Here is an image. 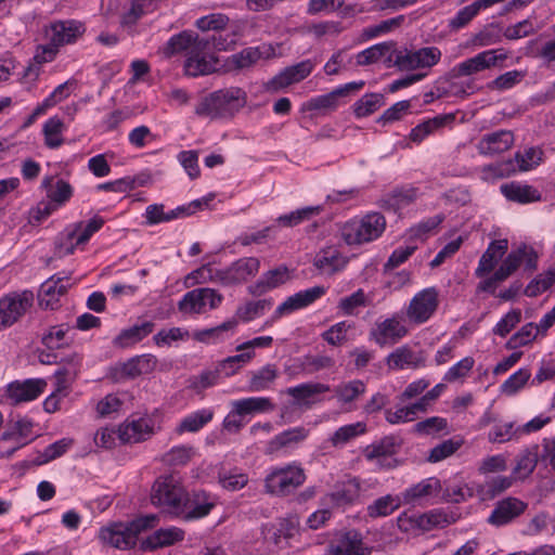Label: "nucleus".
<instances>
[{"label": "nucleus", "mask_w": 555, "mask_h": 555, "mask_svg": "<svg viewBox=\"0 0 555 555\" xmlns=\"http://www.w3.org/2000/svg\"><path fill=\"white\" fill-rule=\"evenodd\" d=\"M246 102L247 94L243 89L223 88L203 96L194 113L210 120L230 119L246 105Z\"/></svg>", "instance_id": "f257e3e1"}, {"label": "nucleus", "mask_w": 555, "mask_h": 555, "mask_svg": "<svg viewBox=\"0 0 555 555\" xmlns=\"http://www.w3.org/2000/svg\"><path fill=\"white\" fill-rule=\"evenodd\" d=\"M538 258V254L533 247L521 244L506 256L492 275L479 282L477 291L494 294L498 285L507 280L521 263H525L526 271L533 272L537 270Z\"/></svg>", "instance_id": "f03ea898"}, {"label": "nucleus", "mask_w": 555, "mask_h": 555, "mask_svg": "<svg viewBox=\"0 0 555 555\" xmlns=\"http://www.w3.org/2000/svg\"><path fill=\"white\" fill-rule=\"evenodd\" d=\"M155 521V515H147L128 524L114 522L100 529L99 539L104 545L128 550L135 545L138 535L142 531L154 527Z\"/></svg>", "instance_id": "7ed1b4c3"}, {"label": "nucleus", "mask_w": 555, "mask_h": 555, "mask_svg": "<svg viewBox=\"0 0 555 555\" xmlns=\"http://www.w3.org/2000/svg\"><path fill=\"white\" fill-rule=\"evenodd\" d=\"M385 227V217L378 212H372L346 222L341 227L340 234L346 244L360 245L379 237Z\"/></svg>", "instance_id": "20e7f679"}, {"label": "nucleus", "mask_w": 555, "mask_h": 555, "mask_svg": "<svg viewBox=\"0 0 555 555\" xmlns=\"http://www.w3.org/2000/svg\"><path fill=\"white\" fill-rule=\"evenodd\" d=\"M184 495L185 490L177 477L162 476L153 485L151 502L163 512L177 516L182 512L181 504Z\"/></svg>", "instance_id": "39448f33"}, {"label": "nucleus", "mask_w": 555, "mask_h": 555, "mask_svg": "<svg viewBox=\"0 0 555 555\" xmlns=\"http://www.w3.org/2000/svg\"><path fill=\"white\" fill-rule=\"evenodd\" d=\"M31 291L11 292L0 297V331L17 323L34 306Z\"/></svg>", "instance_id": "423d86ee"}, {"label": "nucleus", "mask_w": 555, "mask_h": 555, "mask_svg": "<svg viewBox=\"0 0 555 555\" xmlns=\"http://www.w3.org/2000/svg\"><path fill=\"white\" fill-rule=\"evenodd\" d=\"M260 270V260L257 257H242L228 267L218 269L214 278L224 287L238 286L255 278Z\"/></svg>", "instance_id": "0eeeda50"}, {"label": "nucleus", "mask_w": 555, "mask_h": 555, "mask_svg": "<svg viewBox=\"0 0 555 555\" xmlns=\"http://www.w3.org/2000/svg\"><path fill=\"white\" fill-rule=\"evenodd\" d=\"M442 53L437 47H424L417 50H400L396 52L393 65L401 72L431 68L441 60Z\"/></svg>", "instance_id": "6e6552de"}, {"label": "nucleus", "mask_w": 555, "mask_h": 555, "mask_svg": "<svg viewBox=\"0 0 555 555\" xmlns=\"http://www.w3.org/2000/svg\"><path fill=\"white\" fill-rule=\"evenodd\" d=\"M223 301V296L218 291L209 287L195 288L183 295L178 302V309L186 314H201L217 309Z\"/></svg>", "instance_id": "1a4fd4ad"}, {"label": "nucleus", "mask_w": 555, "mask_h": 555, "mask_svg": "<svg viewBox=\"0 0 555 555\" xmlns=\"http://www.w3.org/2000/svg\"><path fill=\"white\" fill-rule=\"evenodd\" d=\"M305 480L306 475L300 466L287 465L267 476L266 488L270 493L287 495L300 487Z\"/></svg>", "instance_id": "9d476101"}, {"label": "nucleus", "mask_w": 555, "mask_h": 555, "mask_svg": "<svg viewBox=\"0 0 555 555\" xmlns=\"http://www.w3.org/2000/svg\"><path fill=\"white\" fill-rule=\"evenodd\" d=\"M325 293L326 288L324 286L317 285L287 297L281 305L276 307L273 314L263 323L262 327H269L280 318L312 305Z\"/></svg>", "instance_id": "9b49d317"}, {"label": "nucleus", "mask_w": 555, "mask_h": 555, "mask_svg": "<svg viewBox=\"0 0 555 555\" xmlns=\"http://www.w3.org/2000/svg\"><path fill=\"white\" fill-rule=\"evenodd\" d=\"M439 306V292L436 287H427L416 293L406 309V317L415 324L427 322Z\"/></svg>", "instance_id": "f8f14e48"}, {"label": "nucleus", "mask_w": 555, "mask_h": 555, "mask_svg": "<svg viewBox=\"0 0 555 555\" xmlns=\"http://www.w3.org/2000/svg\"><path fill=\"white\" fill-rule=\"evenodd\" d=\"M507 55L502 49L486 50L456 64L450 75L452 78L470 76L495 66L498 62L504 61Z\"/></svg>", "instance_id": "ddd939ff"}, {"label": "nucleus", "mask_w": 555, "mask_h": 555, "mask_svg": "<svg viewBox=\"0 0 555 555\" xmlns=\"http://www.w3.org/2000/svg\"><path fill=\"white\" fill-rule=\"evenodd\" d=\"M528 507V504L518 498L508 496L495 503L494 508L487 518V522L493 527L500 528L513 522L521 516Z\"/></svg>", "instance_id": "4468645a"}, {"label": "nucleus", "mask_w": 555, "mask_h": 555, "mask_svg": "<svg viewBox=\"0 0 555 555\" xmlns=\"http://www.w3.org/2000/svg\"><path fill=\"white\" fill-rule=\"evenodd\" d=\"M181 505L182 512L177 517H181L184 520H194L207 516L215 507L216 499L205 491L185 492Z\"/></svg>", "instance_id": "2eb2a0df"}, {"label": "nucleus", "mask_w": 555, "mask_h": 555, "mask_svg": "<svg viewBox=\"0 0 555 555\" xmlns=\"http://www.w3.org/2000/svg\"><path fill=\"white\" fill-rule=\"evenodd\" d=\"M314 63L311 60H305L295 65L285 67L267 82L266 90L269 92H278L293 83L299 82L307 78L312 73Z\"/></svg>", "instance_id": "dca6fc26"}, {"label": "nucleus", "mask_w": 555, "mask_h": 555, "mask_svg": "<svg viewBox=\"0 0 555 555\" xmlns=\"http://www.w3.org/2000/svg\"><path fill=\"white\" fill-rule=\"evenodd\" d=\"M363 80L348 82L339 86L333 91L311 98L306 107L309 111L333 112L339 106V99L349 95L351 92L358 91L364 87Z\"/></svg>", "instance_id": "f3484780"}, {"label": "nucleus", "mask_w": 555, "mask_h": 555, "mask_svg": "<svg viewBox=\"0 0 555 555\" xmlns=\"http://www.w3.org/2000/svg\"><path fill=\"white\" fill-rule=\"evenodd\" d=\"M47 382L42 378L15 380L8 385L7 396L12 403L18 404L37 399L46 389Z\"/></svg>", "instance_id": "a211bd4d"}, {"label": "nucleus", "mask_w": 555, "mask_h": 555, "mask_svg": "<svg viewBox=\"0 0 555 555\" xmlns=\"http://www.w3.org/2000/svg\"><path fill=\"white\" fill-rule=\"evenodd\" d=\"M408 333L406 327L397 317L377 322L375 327L370 332V337L378 346L383 347L388 344H396Z\"/></svg>", "instance_id": "6ab92c4d"}, {"label": "nucleus", "mask_w": 555, "mask_h": 555, "mask_svg": "<svg viewBox=\"0 0 555 555\" xmlns=\"http://www.w3.org/2000/svg\"><path fill=\"white\" fill-rule=\"evenodd\" d=\"M85 31L81 23L69 21H57L52 23L46 31L48 40L54 42L60 48L64 44H70L77 40Z\"/></svg>", "instance_id": "aec40b11"}, {"label": "nucleus", "mask_w": 555, "mask_h": 555, "mask_svg": "<svg viewBox=\"0 0 555 555\" xmlns=\"http://www.w3.org/2000/svg\"><path fill=\"white\" fill-rule=\"evenodd\" d=\"M206 49L207 47H197L186 56L183 66L186 76H205L217 70L218 60L205 53Z\"/></svg>", "instance_id": "412c9836"}, {"label": "nucleus", "mask_w": 555, "mask_h": 555, "mask_svg": "<svg viewBox=\"0 0 555 555\" xmlns=\"http://www.w3.org/2000/svg\"><path fill=\"white\" fill-rule=\"evenodd\" d=\"M309 434V429L304 426L286 429L268 442L266 453L273 454L280 450H294L308 438Z\"/></svg>", "instance_id": "4be33fe9"}, {"label": "nucleus", "mask_w": 555, "mask_h": 555, "mask_svg": "<svg viewBox=\"0 0 555 555\" xmlns=\"http://www.w3.org/2000/svg\"><path fill=\"white\" fill-rule=\"evenodd\" d=\"M208 46V39L201 38L197 34L185 30L172 36L163 48V53L165 56L170 57L177 53L186 51L189 55L191 54L192 50L197 49V47Z\"/></svg>", "instance_id": "5701e85b"}, {"label": "nucleus", "mask_w": 555, "mask_h": 555, "mask_svg": "<svg viewBox=\"0 0 555 555\" xmlns=\"http://www.w3.org/2000/svg\"><path fill=\"white\" fill-rule=\"evenodd\" d=\"M347 263L348 258L333 246L322 248L313 259V266L326 275H333L341 271Z\"/></svg>", "instance_id": "b1692460"}, {"label": "nucleus", "mask_w": 555, "mask_h": 555, "mask_svg": "<svg viewBox=\"0 0 555 555\" xmlns=\"http://www.w3.org/2000/svg\"><path fill=\"white\" fill-rule=\"evenodd\" d=\"M514 135L508 130H499L485 134L477 144V150L481 155L492 156L503 153L512 147Z\"/></svg>", "instance_id": "393cba45"}, {"label": "nucleus", "mask_w": 555, "mask_h": 555, "mask_svg": "<svg viewBox=\"0 0 555 555\" xmlns=\"http://www.w3.org/2000/svg\"><path fill=\"white\" fill-rule=\"evenodd\" d=\"M508 248L507 240H496L492 241L486 251L481 255L478 266L475 270V275L477 278H483L491 273L498 262L502 259Z\"/></svg>", "instance_id": "a878e982"}, {"label": "nucleus", "mask_w": 555, "mask_h": 555, "mask_svg": "<svg viewBox=\"0 0 555 555\" xmlns=\"http://www.w3.org/2000/svg\"><path fill=\"white\" fill-rule=\"evenodd\" d=\"M361 493V483L357 478H350L335 486L326 495V502L334 506H346L354 503Z\"/></svg>", "instance_id": "bb28decb"}, {"label": "nucleus", "mask_w": 555, "mask_h": 555, "mask_svg": "<svg viewBox=\"0 0 555 555\" xmlns=\"http://www.w3.org/2000/svg\"><path fill=\"white\" fill-rule=\"evenodd\" d=\"M103 218L98 216L90 219L85 225L81 222L77 223L76 229L67 234L69 241L75 238V244L70 243V245L66 246L64 250L61 246L59 254L61 256L73 254L76 246L86 244L90 237L103 227Z\"/></svg>", "instance_id": "cd10ccee"}, {"label": "nucleus", "mask_w": 555, "mask_h": 555, "mask_svg": "<svg viewBox=\"0 0 555 555\" xmlns=\"http://www.w3.org/2000/svg\"><path fill=\"white\" fill-rule=\"evenodd\" d=\"M288 280V269L279 267L264 272L258 281L248 286V293L253 296H261Z\"/></svg>", "instance_id": "c85d7f7f"}, {"label": "nucleus", "mask_w": 555, "mask_h": 555, "mask_svg": "<svg viewBox=\"0 0 555 555\" xmlns=\"http://www.w3.org/2000/svg\"><path fill=\"white\" fill-rule=\"evenodd\" d=\"M153 434L149 421L139 418L125 423L118 428V437L125 443H138L146 440Z\"/></svg>", "instance_id": "c756f323"}, {"label": "nucleus", "mask_w": 555, "mask_h": 555, "mask_svg": "<svg viewBox=\"0 0 555 555\" xmlns=\"http://www.w3.org/2000/svg\"><path fill=\"white\" fill-rule=\"evenodd\" d=\"M155 327V324L151 321H145L140 324H134L129 328L122 330L114 339L113 345L117 348L131 347L147 335H150Z\"/></svg>", "instance_id": "7c9ffc66"}, {"label": "nucleus", "mask_w": 555, "mask_h": 555, "mask_svg": "<svg viewBox=\"0 0 555 555\" xmlns=\"http://www.w3.org/2000/svg\"><path fill=\"white\" fill-rule=\"evenodd\" d=\"M327 391H330V386L322 383H304L285 390L295 400V404L306 406L314 403L313 398L317 395Z\"/></svg>", "instance_id": "2f4dec72"}, {"label": "nucleus", "mask_w": 555, "mask_h": 555, "mask_svg": "<svg viewBox=\"0 0 555 555\" xmlns=\"http://www.w3.org/2000/svg\"><path fill=\"white\" fill-rule=\"evenodd\" d=\"M501 193L511 202L528 204L539 202L541 194L531 185L519 182H509L501 185Z\"/></svg>", "instance_id": "473e14b6"}, {"label": "nucleus", "mask_w": 555, "mask_h": 555, "mask_svg": "<svg viewBox=\"0 0 555 555\" xmlns=\"http://www.w3.org/2000/svg\"><path fill=\"white\" fill-rule=\"evenodd\" d=\"M233 408V414L238 416L271 412L275 409V405L270 398L267 397H249L231 402Z\"/></svg>", "instance_id": "72a5a7b5"}, {"label": "nucleus", "mask_w": 555, "mask_h": 555, "mask_svg": "<svg viewBox=\"0 0 555 555\" xmlns=\"http://www.w3.org/2000/svg\"><path fill=\"white\" fill-rule=\"evenodd\" d=\"M54 178L47 176L41 182V186L47 190L49 201L56 204V207L65 205L73 196V186L65 180L59 179L53 183Z\"/></svg>", "instance_id": "f704fd0d"}, {"label": "nucleus", "mask_w": 555, "mask_h": 555, "mask_svg": "<svg viewBox=\"0 0 555 555\" xmlns=\"http://www.w3.org/2000/svg\"><path fill=\"white\" fill-rule=\"evenodd\" d=\"M512 483L513 480L511 477L496 476L482 483H476L475 496H477L482 502L491 501L507 490Z\"/></svg>", "instance_id": "c9c22d12"}, {"label": "nucleus", "mask_w": 555, "mask_h": 555, "mask_svg": "<svg viewBox=\"0 0 555 555\" xmlns=\"http://www.w3.org/2000/svg\"><path fill=\"white\" fill-rule=\"evenodd\" d=\"M272 306V299L264 298L258 300H249L237 307L235 315L232 319L236 320L237 323L240 321L247 323L266 314L269 310H271Z\"/></svg>", "instance_id": "e433bc0d"}, {"label": "nucleus", "mask_w": 555, "mask_h": 555, "mask_svg": "<svg viewBox=\"0 0 555 555\" xmlns=\"http://www.w3.org/2000/svg\"><path fill=\"white\" fill-rule=\"evenodd\" d=\"M183 538L184 531L177 527L159 529L142 542V547L144 550H155L182 541Z\"/></svg>", "instance_id": "4c0bfd02"}, {"label": "nucleus", "mask_w": 555, "mask_h": 555, "mask_svg": "<svg viewBox=\"0 0 555 555\" xmlns=\"http://www.w3.org/2000/svg\"><path fill=\"white\" fill-rule=\"evenodd\" d=\"M441 490L440 480L437 478H427L418 483L408 488L403 492V500L408 504H415L424 498L431 496Z\"/></svg>", "instance_id": "58836bf2"}, {"label": "nucleus", "mask_w": 555, "mask_h": 555, "mask_svg": "<svg viewBox=\"0 0 555 555\" xmlns=\"http://www.w3.org/2000/svg\"><path fill=\"white\" fill-rule=\"evenodd\" d=\"M326 555H365L360 534L356 531L345 533L337 544L330 546Z\"/></svg>", "instance_id": "ea45409f"}, {"label": "nucleus", "mask_w": 555, "mask_h": 555, "mask_svg": "<svg viewBox=\"0 0 555 555\" xmlns=\"http://www.w3.org/2000/svg\"><path fill=\"white\" fill-rule=\"evenodd\" d=\"M387 364L390 369L403 370L405 367H417L422 365L423 359L410 347L402 346L387 357Z\"/></svg>", "instance_id": "a19ab883"}, {"label": "nucleus", "mask_w": 555, "mask_h": 555, "mask_svg": "<svg viewBox=\"0 0 555 555\" xmlns=\"http://www.w3.org/2000/svg\"><path fill=\"white\" fill-rule=\"evenodd\" d=\"M59 49L60 47L50 40L46 44L38 46L33 62L25 69V76L37 78L40 73V66L52 62L56 57Z\"/></svg>", "instance_id": "79ce46f5"}, {"label": "nucleus", "mask_w": 555, "mask_h": 555, "mask_svg": "<svg viewBox=\"0 0 555 555\" xmlns=\"http://www.w3.org/2000/svg\"><path fill=\"white\" fill-rule=\"evenodd\" d=\"M157 360L152 354H141L129 359L121 366V373L130 378L151 373Z\"/></svg>", "instance_id": "37998d69"}, {"label": "nucleus", "mask_w": 555, "mask_h": 555, "mask_svg": "<svg viewBox=\"0 0 555 555\" xmlns=\"http://www.w3.org/2000/svg\"><path fill=\"white\" fill-rule=\"evenodd\" d=\"M279 370L274 364H267L261 369L250 373L248 383L249 391H262L268 389L278 378Z\"/></svg>", "instance_id": "c03bdc74"}, {"label": "nucleus", "mask_w": 555, "mask_h": 555, "mask_svg": "<svg viewBox=\"0 0 555 555\" xmlns=\"http://www.w3.org/2000/svg\"><path fill=\"white\" fill-rule=\"evenodd\" d=\"M214 417V411L210 409H202L198 411H195L189 415H186L178 427L176 428V431L178 434L183 433H195L198 431L201 428H203L207 423H209Z\"/></svg>", "instance_id": "a18cd8bd"}, {"label": "nucleus", "mask_w": 555, "mask_h": 555, "mask_svg": "<svg viewBox=\"0 0 555 555\" xmlns=\"http://www.w3.org/2000/svg\"><path fill=\"white\" fill-rule=\"evenodd\" d=\"M366 386L361 379H353L337 385L334 389L335 396L341 404H349L365 392Z\"/></svg>", "instance_id": "49530a36"}, {"label": "nucleus", "mask_w": 555, "mask_h": 555, "mask_svg": "<svg viewBox=\"0 0 555 555\" xmlns=\"http://www.w3.org/2000/svg\"><path fill=\"white\" fill-rule=\"evenodd\" d=\"M237 326V321L229 319L218 326L195 331L193 338L199 343H217L223 339L222 334L228 331H234Z\"/></svg>", "instance_id": "de8ad7c7"}, {"label": "nucleus", "mask_w": 555, "mask_h": 555, "mask_svg": "<svg viewBox=\"0 0 555 555\" xmlns=\"http://www.w3.org/2000/svg\"><path fill=\"white\" fill-rule=\"evenodd\" d=\"M64 128V122L57 116L49 118L43 124L42 132L44 135V144L49 149H57L63 144L64 139L62 134Z\"/></svg>", "instance_id": "09e8293b"}, {"label": "nucleus", "mask_w": 555, "mask_h": 555, "mask_svg": "<svg viewBox=\"0 0 555 555\" xmlns=\"http://www.w3.org/2000/svg\"><path fill=\"white\" fill-rule=\"evenodd\" d=\"M156 0H128L129 8L121 15V25H134L144 14L154 10Z\"/></svg>", "instance_id": "8fccbe9b"}, {"label": "nucleus", "mask_w": 555, "mask_h": 555, "mask_svg": "<svg viewBox=\"0 0 555 555\" xmlns=\"http://www.w3.org/2000/svg\"><path fill=\"white\" fill-rule=\"evenodd\" d=\"M452 115L446 116H436L431 119L425 120L422 124L417 125L411 130L410 139L413 142L421 143L425 138L429 134L434 133L436 130L444 126L448 120H452Z\"/></svg>", "instance_id": "3c124183"}, {"label": "nucleus", "mask_w": 555, "mask_h": 555, "mask_svg": "<svg viewBox=\"0 0 555 555\" xmlns=\"http://www.w3.org/2000/svg\"><path fill=\"white\" fill-rule=\"evenodd\" d=\"M322 211L321 206H308L289 214L281 215L276 221L282 227L293 228L299 223L310 220L312 217L318 216Z\"/></svg>", "instance_id": "603ef678"}, {"label": "nucleus", "mask_w": 555, "mask_h": 555, "mask_svg": "<svg viewBox=\"0 0 555 555\" xmlns=\"http://www.w3.org/2000/svg\"><path fill=\"white\" fill-rule=\"evenodd\" d=\"M400 443L393 436L384 437L379 442L369 446L365 450V457L374 461L375 457L393 456Z\"/></svg>", "instance_id": "864d4df0"}, {"label": "nucleus", "mask_w": 555, "mask_h": 555, "mask_svg": "<svg viewBox=\"0 0 555 555\" xmlns=\"http://www.w3.org/2000/svg\"><path fill=\"white\" fill-rule=\"evenodd\" d=\"M475 496V485L465 482L448 483L442 491V498L450 503H461Z\"/></svg>", "instance_id": "5fc2aeb1"}, {"label": "nucleus", "mask_w": 555, "mask_h": 555, "mask_svg": "<svg viewBox=\"0 0 555 555\" xmlns=\"http://www.w3.org/2000/svg\"><path fill=\"white\" fill-rule=\"evenodd\" d=\"M261 56L262 53L258 47H248L232 54L228 60V64L234 69H244L257 63Z\"/></svg>", "instance_id": "6e6d98bb"}, {"label": "nucleus", "mask_w": 555, "mask_h": 555, "mask_svg": "<svg viewBox=\"0 0 555 555\" xmlns=\"http://www.w3.org/2000/svg\"><path fill=\"white\" fill-rule=\"evenodd\" d=\"M68 284L64 282L63 278H57L56 280L51 278L47 282H44L41 286V292L44 296L50 297V299L42 298L40 300V305L46 308L53 309V301H57L59 297L64 295L67 292Z\"/></svg>", "instance_id": "4d7b16f0"}, {"label": "nucleus", "mask_w": 555, "mask_h": 555, "mask_svg": "<svg viewBox=\"0 0 555 555\" xmlns=\"http://www.w3.org/2000/svg\"><path fill=\"white\" fill-rule=\"evenodd\" d=\"M384 104L380 93H366L353 104V113L358 118L375 113Z\"/></svg>", "instance_id": "13d9d810"}, {"label": "nucleus", "mask_w": 555, "mask_h": 555, "mask_svg": "<svg viewBox=\"0 0 555 555\" xmlns=\"http://www.w3.org/2000/svg\"><path fill=\"white\" fill-rule=\"evenodd\" d=\"M400 506V500L387 494L378 498L367 506V515L372 518L386 517L392 514Z\"/></svg>", "instance_id": "bf43d9fd"}, {"label": "nucleus", "mask_w": 555, "mask_h": 555, "mask_svg": "<svg viewBox=\"0 0 555 555\" xmlns=\"http://www.w3.org/2000/svg\"><path fill=\"white\" fill-rule=\"evenodd\" d=\"M74 444V439L65 437L49 444L36 460L37 465L49 463L64 455Z\"/></svg>", "instance_id": "052dcab7"}, {"label": "nucleus", "mask_w": 555, "mask_h": 555, "mask_svg": "<svg viewBox=\"0 0 555 555\" xmlns=\"http://www.w3.org/2000/svg\"><path fill=\"white\" fill-rule=\"evenodd\" d=\"M539 447L535 444L530 449H526L517 461V464L514 468V474L519 477L529 476L535 468L538 459H539Z\"/></svg>", "instance_id": "680f3d73"}, {"label": "nucleus", "mask_w": 555, "mask_h": 555, "mask_svg": "<svg viewBox=\"0 0 555 555\" xmlns=\"http://www.w3.org/2000/svg\"><path fill=\"white\" fill-rule=\"evenodd\" d=\"M255 357V351H240L238 354L228 357L218 364V370L224 376L235 374L243 365Z\"/></svg>", "instance_id": "e2e57ef3"}, {"label": "nucleus", "mask_w": 555, "mask_h": 555, "mask_svg": "<svg viewBox=\"0 0 555 555\" xmlns=\"http://www.w3.org/2000/svg\"><path fill=\"white\" fill-rule=\"evenodd\" d=\"M539 334L541 333L537 332V326L534 323H527L518 332L509 337L506 343V348L517 349L519 347L526 346L533 341Z\"/></svg>", "instance_id": "0e129e2a"}, {"label": "nucleus", "mask_w": 555, "mask_h": 555, "mask_svg": "<svg viewBox=\"0 0 555 555\" xmlns=\"http://www.w3.org/2000/svg\"><path fill=\"white\" fill-rule=\"evenodd\" d=\"M194 455L191 446H177L163 455V462L170 466H182L188 464Z\"/></svg>", "instance_id": "69168bd1"}, {"label": "nucleus", "mask_w": 555, "mask_h": 555, "mask_svg": "<svg viewBox=\"0 0 555 555\" xmlns=\"http://www.w3.org/2000/svg\"><path fill=\"white\" fill-rule=\"evenodd\" d=\"M365 425L363 423H354L339 427L331 437V442L334 447L343 446L351 439L363 434Z\"/></svg>", "instance_id": "338daca9"}, {"label": "nucleus", "mask_w": 555, "mask_h": 555, "mask_svg": "<svg viewBox=\"0 0 555 555\" xmlns=\"http://www.w3.org/2000/svg\"><path fill=\"white\" fill-rule=\"evenodd\" d=\"M516 171L513 159L487 165L481 169V178L483 180H494L508 177Z\"/></svg>", "instance_id": "774afa93"}]
</instances>
